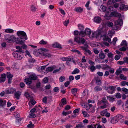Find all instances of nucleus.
I'll use <instances>...</instances> for the list:
<instances>
[{
	"label": "nucleus",
	"mask_w": 128,
	"mask_h": 128,
	"mask_svg": "<svg viewBox=\"0 0 128 128\" xmlns=\"http://www.w3.org/2000/svg\"><path fill=\"white\" fill-rule=\"evenodd\" d=\"M84 30L85 32L86 35H88V36L90 34V33H91L92 31L90 29L88 28H86Z\"/></svg>",
	"instance_id": "obj_24"
},
{
	"label": "nucleus",
	"mask_w": 128,
	"mask_h": 128,
	"mask_svg": "<svg viewBox=\"0 0 128 128\" xmlns=\"http://www.w3.org/2000/svg\"><path fill=\"white\" fill-rule=\"evenodd\" d=\"M107 111V109L104 110L100 112V114L101 116H104L106 114Z\"/></svg>",
	"instance_id": "obj_48"
},
{
	"label": "nucleus",
	"mask_w": 128,
	"mask_h": 128,
	"mask_svg": "<svg viewBox=\"0 0 128 128\" xmlns=\"http://www.w3.org/2000/svg\"><path fill=\"white\" fill-rule=\"evenodd\" d=\"M115 96L116 98H120L121 96L120 94L118 92L116 94Z\"/></svg>",
	"instance_id": "obj_60"
},
{
	"label": "nucleus",
	"mask_w": 128,
	"mask_h": 128,
	"mask_svg": "<svg viewBox=\"0 0 128 128\" xmlns=\"http://www.w3.org/2000/svg\"><path fill=\"white\" fill-rule=\"evenodd\" d=\"M22 46H21V47L22 48L25 49V50H26L27 48V46L25 44H24H24H22Z\"/></svg>",
	"instance_id": "obj_63"
},
{
	"label": "nucleus",
	"mask_w": 128,
	"mask_h": 128,
	"mask_svg": "<svg viewBox=\"0 0 128 128\" xmlns=\"http://www.w3.org/2000/svg\"><path fill=\"white\" fill-rule=\"evenodd\" d=\"M6 79V74H2L1 75L0 77V82H4Z\"/></svg>",
	"instance_id": "obj_14"
},
{
	"label": "nucleus",
	"mask_w": 128,
	"mask_h": 128,
	"mask_svg": "<svg viewBox=\"0 0 128 128\" xmlns=\"http://www.w3.org/2000/svg\"><path fill=\"white\" fill-rule=\"evenodd\" d=\"M101 37L102 38V40L104 41L108 42L110 43H111V40L109 37V36L107 35L104 34H102L101 36Z\"/></svg>",
	"instance_id": "obj_5"
},
{
	"label": "nucleus",
	"mask_w": 128,
	"mask_h": 128,
	"mask_svg": "<svg viewBox=\"0 0 128 128\" xmlns=\"http://www.w3.org/2000/svg\"><path fill=\"white\" fill-rule=\"evenodd\" d=\"M52 46L55 48H62V47L60 44L58 43H55L52 44Z\"/></svg>",
	"instance_id": "obj_19"
},
{
	"label": "nucleus",
	"mask_w": 128,
	"mask_h": 128,
	"mask_svg": "<svg viewBox=\"0 0 128 128\" xmlns=\"http://www.w3.org/2000/svg\"><path fill=\"white\" fill-rule=\"evenodd\" d=\"M65 79V77L63 76H61L59 78V80L61 82H62Z\"/></svg>",
	"instance_id": "obj_56"
},
{
	"label": "nucleus",
	"mask_w": 128,
	"mask_h": 128,
	"mask_svg": "<svg viewBox=\"0 0 128 128\" xmlns=\"http://www.w3.org/2000/svg\"><path fill=\"white\" fill-rule=\"evenodd\" d=\"M96 82L97 84L100 85L101 84V80L98 79H96Z\"/></svg>",
	"instance_id": "obj_54"
},
{
	"label": "nucleus",
	"mask_w": 128,
	"mask_h": 128,
	"mask_svg": "<svg viewBox=\"0 0 128 128\" xmlns=\"http://www.w3.org/2000/svg\"><path fill=\"white\" fill-rule=\"evenodd\" d=\"M29 77L31 79V80H36L37 78L36 75L34 74L31 75Z\"/></svg>",
	"instance_id": "obj_26"
},
{
	"label": "nucleus",
	"mask_w": 128,
	"mask_h": 128,
	"mask_svg": "<svg viewBox=\"0 0 128 128\" xmlns=\"http://www.w3.org/2000/svg\"><path fill=\"white\" fill-rule=\"evenodd\" d=\"M118 24H116L115 23V25L113 29L114 30H119L120 29L119 26H118Z\"/></svg>",
	"instance_id": "obj_39"
},
{
	"label": "nucleus",
	"mask_w": 128,
	"mask_h": 128,
	"mask_svg": "<svg viewBox=\"0 0 128 128\" xmlns=\"http://www.w3.org/2000/svg\"><path fill=\"white\" fill-rule=\"evenodd\" d=\"M79 72V70L78 69L76 68L72 72V74H75L78 73Z\"/></svg>",
	"instance_id": "obj_44"
},
{
	"label": "nucleus",
	"mask_w": 128,
	"mask_h": 128,
	"mask_svg": "<svg viewBox=\"0 0 128 128\" xmlns=\"http://www.w3.org/2000/svg\"><path fill=\"white\" fill-rule=\"evenodd\" d=\"M36 116L33 113H31L28 116L29 118H34Z\"/></svg>",
	"instance_id": "obj_58"
},
{
	"label": "nucleus",
	"mask_w": 128,
	"mask_h": 128,
	"mask_svg": "<svg viewBox=\"0 0 128 128\" xmlns=\"http://www.w3.org/2000/svg\"><path fill=\"white\" fill-rule=\"evenodd\" d=\"M121 46H126V40H122L121 43Z\"/></svg>",
	"instance_id": "obj_46"
},
{
	"label": "nucleus",
	"mask_w": 128,
	"mask_h": 128,
	"mask_svg": "<svg viewBox=\"0 0 128 128\" xmlns=\"http://www.w3.org/2000/svg\"><path fill=\"white\" fill-rule=\"evenodd\" d=\"M100 8L101 10L103 12H104L106 11V7L103 5H102L100 6Z\"/></svg>",
	"instance_id": "obj_45"
},
{
	"label": "nucleus",
	"mask_w": 128,
	"mask_h": 128,
	"mask_svg": "<svg viewBox=\"0 0 128 128\" xmlns=\"http://www.w3.org/2000/svg\"><path fill=\"white\" fill-rule=\"evenodd\" d=\"M5 32L8 33H10L14 32V30L8 28L6 29Z\"/></svg>",
	"instance_id": "obj_31"
},
{
	"label": "nucleus",
	"mask_w": 128,
	"mask_h": 128,
	"mask_svg": "<svg viewBox=\"0 0 128 128\" xmlns=\"http://www.w3.org/2000/svg\"><path fill=\"white\" fill-rule=\"evenodd\" d=\"M122 91L125 92L126 94H127L128 93V89L125 88H122Z\"/></svg>",
	"instance_id": "obj_51"
},
{
	"label": "nucleus",
	"mask_w": 128,
	"mask_h": 128,
	"mask_svg": "<svg viewBox=\"0 0 128 128\" xmlns=\"http://www.w3.org/2000/svg\"><path fill=\"white\" fill-rule=\"evenodd\" d=\"M107 56L108 58L113 60V54L112 52H110L109 53H108Z\"/></svg>",
	"instance_id": "obj_42"
},
{
	"label": "nucleus",
	"mask_w": 128,
	"mask_h": 128,
	"mask_svg": "<svg viewBox=\"0 0 128 128\" xmlns=\"http://www.w3.org/2000/svg\"><path fill=\"white\" fill-rule=\"evenodd\" d=\"M116 87L115 86H109L107 89V92L110 94H112L116 90Z\"/></svg>",
	"instance_id": "obj_7"
},
{
	"label": "nucleus",
	"mask_w": 128,
	"mask_h": 128,
	"mask_svg": "<svg viewBox=\"0 0 128 128\" xmlns=\"http://www.w3.org/2000/svg\"><path fill=\"white\" fill-rule=\"evenodd\" d=\"M66 62L70 61L73 60V58L72 56H70L66 57Z\"/></svg>",
	"instance_id": "obj_34"
},
{
	"label": "nucleus",
	"mask_w": 128,
	"mask_h": 128,
	"mask_svg": "<svg viewBox=\"0 0 128 128\" xmlns=\"http://www.w3.org/2000/svg\"><path fill=\"white\" fill-rule=\"evenodd\" d=\"M94 91L98 92L101 91L102 90V88L98 86H97L94 88Z\"/></svg>",
	"instance_id": "obj_23"
},
{
	"label": "nucleus",
	"mask_w": 128,
	"mask_h": 128,
	"mask_svg": "<svg viewBox=\"0 0 128 128\" xmlns=\"http://www.w3.org/2000/svg\"><path fill=\"white\" fill-rule=\"evenodd\" d=\"M120 55H116L115 56L114 59L116 60H118L120 58Z\"/></svg>",
	"instance_id": "obj_62"
},
{
	"label": "nucleus",
	"mask_w": 128,
	"mask_h": 128,
	"mask_svg": "<svg viewBox=\"0 0 128 128\" xmlns=\"http://www.w3.org/2000/svg\"><path fill=\"white\" fill-rule=\"evenodd\" d=\"M6 101L4 100L0 99V106H3L6 105Z\"/></svg>",
	"instance_id": "obj_29"
},
{
	"label": "nucleus",
	"mask_w": 128,
	"mask_h": 128,
	"mask_svg": "<svg viewBox=\"0 0 128 128\" xmlns=\"http://www.w3.org/2000/svg\"><path fill=\"white\" fill-rule=\"evenodd\" d=\"M36 103L35 101L34 100H31L29 102V104L30 105L32 104L33 105H34Z\"/></svg>",
	"instance_id": "obj_55"
},
{
	"label": "nucleus",
	"mask_w": 128,
	"mask_h": 128,
	"mask_svg": "<svg viewBox=\"0 0 128 128\" xmlns=\"http://www.w3.org/2000/svg\"><path fill=\"white\" fill-rule=\"evenodd\" d=\"M113 10V7L112 6H110L108 7V9L106 10V13L105 14V16L108 17L109 16L108 13Z\"/></svg>",
	"instance_id": "obj_11"
},
{
	"label": "nucleus",
	"mask_w": 128,
	"mask_h": 128,
	"mask_svg": "<svg viewBox=\"0 0 128 128\" xmlns=\"http://www.w3.org/2000/svg\"><path fill=\"white\" fill-rule=\"evenodd\" d=\"M79 110H80V108H79L78 109H76L73 112V113L74 114V115H72V117H76V114L78 113V112Z\"/></svg>",
	"instance_id": "obj_43"
},
{
	"label": "nucleus",
	"mask_w": 128,
	"mask_h": 128,
	"mask_svg": "<svg viewBox=\"0 0 128 128\" xmlns=\"http://www.w3.org/2000/svg\"><path fill=\"white\" fill-rule=\"evenodd\" d=\"M66 100L65 98H63L61 100L62 103L64 104H66Z\"/></svg>",
	"instance_id": "obj_61"
},
{
	"label": "nucleus",
	"mask_w": 128,
	"mask_h": 128,
	"mask_svg": "<svg viewBox=\"0 0 128 128\" xmlns=\"http://www.w3.org/2000/svg\"><path fill=\"white\" fill-rule=\"evenodd\" d=\"M79 35L82 37H85L86 35L85 30H81L79 33Z\"/></svg>",
	"instance_id": "obj_25"
},
{
	"label": "nucleus",
	"mask_w": 128,
	"mask_h": 128,
	"mask_svg": "<svg viewBox=\"0 0 128 128\" xmlns=\"http://www.w3.org/2000/svg\"><path fill=\"white\" fill-rule=\"evenodd\" d=\"M56 68V67L54 66H51L46 68V71L48 72H52Z\"/></svg>",
	"instance_id": "obj_13"
},
{
	"label": "nucleus",
	"mask_w": 128,
	"mask_h": 128,
	"mask_svg": "<svg viewBox=\"0 0 128 128\" xmlns=\"http://www.w3.org/2000/svg\"><path fill=\"white\" fill-rule=\"evenodd\" d=\"M78 91V89L76 88H72L71 89L72 93L74 95H75Z\"/></svg>",
	"instance_id": "obj_30"
},
{
	"label": "nucleus",
	"mask_w": 128,
	"mask_h": 128,
	"mask_svg": "<svg viewBox=\"0 0 128 128\" xmlns=\"http://www.w3.org/2000/svg\"><path fill=\"white\" fill-rule=\"evenodd\" d=\"M24 95L28 99L32 98V96L29 94L26 91L25 92Z\"/></svg>",
	"instance_id": "obj_35"
},
{
	"label": "nucleus",
	"mask_w": 128,
	"mask_h": 128,
	"mask_svg": "<svg viewBox=\"0 0 128 128\" xmlns=\"http://www.w3.org/2000/svg\"><path fill=\"white\" fill-rule=\"evenodd\" d=\"M83 127V126L81 124H78L76 126V128H82Z\"/></svg>",
	"instance_id": "obj_64"
},
{
	"label": "nucleus",
	"mask_w": 128,
	"mask_h": 128,
	"mask_svg": "<svg viewBox=\"0 0 128 128\" xmlns=\"http://www.w3.org/2000/svg\"><path fill=\"white\" fill-rule=\"evenodd\" d=\"M84 45L85 46H80V48L82 49L83 50H86L87 49L88 46L87 44H84Z\"/></svg>",
	"instance_id": "obj_50"
},
{
	"label": "nucleus",
	"mask_w": 128,
	"mask_h": 128,
	"mask_svg": "<svg viewBox=\"0 0 128 128\" xmlns=\"http://www.w3.org/2000/svg\"><path fill=\"white\" fill-rule=\"evenodd\" d=\"M106 24L109 27H111L113 26V24L111 22H106Z\"/></svg>",
	"instance_id": "obj_37"
},
{
	"label": "nucleus",
	"mask_w": 128,
	"mask_h": 128,
	"mask_svg": "<svg viewBox=\"0 0 128 128\" xmlns=\"http://www.w3.org/2000/svg\"><path fill=\"white\" fill-rule=\"evenodd\" d=\"M121 16V14L120 13H118L116 12H111L110 14L109 15L110 17L114 16L115 17H120Z\"/></svg>",
	"instance_id": "obj_9"
},
{
	"label": "nucleus",
	"mask_w": 128,
	"mask_h": 128,
	"mask_svg": "<svg viewBox=\"0 0 128 128\" xmlns=\"http://www.w3.org/2000/svg\"><path fill=\"white\" fill-rule=\"evenodd\" d=\"M46 66H42L40 68H40L39 70H38V71L40 72H41V71L42 72H44V70L46 68Z\"/></svg>",
	"instance_id": "obj_47"
},
{
	"label": "nucleus",
	"mask_w": 128,
	"mask_h": 128,
	"mask_svg": "<svg viewBox=\"0 0 128 128\" xmlns=\"http://www.w3.org/2000/svg\"><path fill=\"white\" fill-rule=\"evenodd\" d=\"M78 26L79 29L80 30H83L84 29V27L83 25L81 24H78Z\"/></svg>",
	"instance_id": "obj_57"
},
{
	"label": "nucleus",
	"mask_w": 128,
	"mask_h": 128,
	"mask_svg": "<svg viewBox=\"0 0 128 128\" xmlns=\"http://www.w3.org/2000/svg\"><path fill=\"white\" fill-rule=\"evenodd\" d=\"M17 35L19 37L22 36L24 37V38L26 40L28 39V37L25 32L22 31H18L16 33Z\"/></svg>",
	"instance_id": "obj_4"
},
{
	"label": "nucleus",
	"mask_w": 128,
	"mask_h": 128,
	"mask_svg": "<svg viewBox=\"0 0 128 128\" xmlns=\"http://www.w3.org/2000/svg\"><path fill=\"white\" fill-rule=\"evenodd\" d=\"M94 20L95 22L98 23L101 22L102 19L99 16H96L94 18Z\"/></svg>",
	"instance_id": "obj_15"
},
{
	"label": "nucleus",
	"mask_w": 128,
	"mask_h": 128,
	"mask_svg": "<svg viewBox=\"0 0 128 128\" xmlns=\"http://www.w3.org/2000/svg\"><path fill=\"white\" fill-rule=\"evenodd\" d=\"M30 124H28L27 126L28 128H33L34 126V125L31 122H30Z\"/></svg>",
	"instance_id": "obj_41"
},
{
	"label": "nucleus",
	"mask_w": 128,
	"mask_h": 128,
	"mask_svg": "<svg viewBox=\"0 0 128 128\" xmlns=\"http://www.w3.org/2000/svg\"><path fill=\"white\" fill-rule=\"evenodd\" d=\"M82 113L84 115V117H89L90 116L85 111L82 110Z\"/></svg>",
	"instance_id": "obj_38"
},
{
	"label": "nucleus",
	"mask_w": 128,
	"mask_h": 128,
	"mask_svg": "<svg viewBox=\"0 0 128 128\" xmlns=\"http://www.w3.org/2000/svg\"><path fill=\"white\" fill-rule=\"evenodd\" d=\"M114 34V32H112L111 31H109L108 32V34L107 35H108L109 36V37L111 39V38H112L113 35Z\"/></svg>",
	"instance_id": "obj_27"
},
{
	"label": "nucleus",
	"mask_w": 128,
	"mask_h": 128,
	"mask_svg": "<svg viewBox=\"0 0 128 128\" xmlns=\"http://www.w3.org/2000/svg\"><path fill=\"white\" fill-rule=\"evenodd\" d=\"M16 40L14 42L16 41V42L18 44H24V42H25V41H23L22 40H21L20 39H22V38H16Z\"/></svg>",
	"instance_id": "obj_12"
},
{
	"label": "nucleus",
	"mask_w": 128,
	"mask_h": 128,
	"mask_svg": "<svg viewBox=\"0 0 128 128\" xmlns=\"http://www.w3.org/2000/svg\"><path fill=\"white\" fill-rule=\"evenodd\" d=\"M47 41H44V40H41L39 42V44H40L46 45L47 44Z\"/></svg>",
	"instance_id": "obj_33"
},
{
	"label": "nucleus",
	"mask_w": 128,
	"mask_h": 128,
	"mask_svg": "<svg viewBox=\"0 0 128 128\" xmlns=\"http://www.w3.org/2000/svg\"><path fill=\"white\" fill-rule=\"evenodd\" d=\"M74 11L78 12H81L83 11V8L80 7H76Z\"/></svg>",
	"instance_id": "obj_16"
},
{
	"label": "nucleus",
	"mask_w": 128,
	"mask_h": 128,
	"mask_svg": "<svg viewBox=\"0 0 128 128\" xmlns=\"http://www.w3.org/2000/svg\"><path fill=\"white\" fill-rule=\"evenodd\" d=\"M120 78L122 80H125L126 79V76H125L122 74H121L120 75Z\"/></svg>",
	"instance_id": "obj_40"
},
{
	"label": "nucleus",
	"mask_w": 128,
	"mask_h": 128,
	"mask_svg": "<svg viewBox=\"0 0 128 128\" xmlns=\"http://www.w3.org/2000/svg\"><path fill=\"white\" fill-rule=\"evenodd\" d=\"M16 88H8L5 90V92L7 94H12L16 92Z\"/></svg>",
	"instance_id": "obj_8"
},
{
	"label": "nucleus",
	"mask_w": 128,
	"mask_h": 128,
	"mask_svg": "<svg viewBox=\"0 0 128 128\" xmlns=\"http://www.w3.org/2000/svg\"><path fill=\"white\" fill-rule=\"evenodd\" d=\"M15 117L18 122H19L20 121V116L19 114H17V115L15 116Z\"/></svg>",
	"instance_id": "obj_52"
},
{
	"label": "nucleus",
	"mask_w": 128,
	"mask_h": 128,
	"mask_svg": "<svg viewBox=\"0 0 128 128\" xmlns=\"http://www.w3.org/2000/svg\"><path fill=\"white\" fill-rule=\"evenodd\" d=\"M13 55L14 57L18 60H20L22 59L24 56L23 54L21 53H16L14 52Z\"/></svg>",
	"instance_id": "obj_6"
},
{
	"label": "nucleus",
	"mask_w": 128,
	"mask_h": 128,
	"mask_svg": "<svg viewBox=\"0 0 128 128\" xmlns=\"http://www.w3.org/2000/svg\"><path fill=\"white\" fill-rule=\"evenodd\" d=\"M115 23L116 24H118L120 26H122L123 24V21L122 19H119L115 22Z\"/></svg>",
	"instance_id": "obj_17"
},
{
	"label": "nucleus",
	"mask_w": 128,
	"mask_h": 128,
	"mask_svg": "<svg viewBox=\"0 0 128 128\" xmlns=\"http://www.w3.org/2000/svg\"><path fill=\"white\" fill-rule=\"evenodd\" d=\"M20 95V92L18 91L16 92L14 94V96L15 98L17 99H19Z\"/></svg>",
	"instance_id": "obj_20"
},
{
	"label": "nucleus",
	"mask_w": 128,
	"mask_h": 128,
	"mask_svg": "<svg viewBox=\"0 0 128 128\" xmlns=\"http://www.w3.org/2000/svg\"><path fill=\"white\" fill-rule=\"evenodd\" d=\"M71 112H72L71 111H68L67 112H66L64 111L62 113V114L65 116H66L68 114H71Z\"/></svg>",
	"instance_id": "obj_59"
},
{
	"label": "nucleus",
	"mask_w": 128,
	"mask_h": 128,
	"mask_svg": "<svg viewBox=\"0 0 128 128\" xmlns=\"http://www.w3.org/2000/svg\"><path fill=\"white\" fill-rule=\"evenodd\" d=\"M48 49L42 48L34 51V53L36 56L40 54L42 58H50L51 57L52 55L50 53L48 52Z\"/></svg>",
	"instance_id": "obj_1"
},
{
	"label": "nucleus",
	"mask_w": 128,
	"mask_h": 128,
	"mask_svg": "<svg viewBox=\"0 0 128 128\" xmlns=\"http://www.w3.org/2000/svg\"><path fill=\"white\" fill-rule=\"evenodd\" d=\"M7 77L8 78H12L13 75L10 72H8L7 73Z\"/></svg>",
	"instance_id": "obj_49"
},
{
	"label": "nucleus",
	"mask_w": 128,
	"mask_h": 128,
	"mask_svg": "<svg viewBox=\"0 0 128 128\" xmlns=\"http://www.w3.org/2000/svg\"><path fill=\"white\" fill-rule=\"evenodd\" d=\"M16 50V53H24V50H23L21 46H16L15 47Z\"/></svg>",
	"instance_id": "obj_10"
},
{
	"label": "nucleus",
	"mask_w": 128,
	"mask_h": 128,
	"mask_svg": "<svg viewBox=\"0 0 128 128\" xmlns=\"http://www.w3.org/2000/svg\"><path fill=\"white\" fill-rule=\"evenodd\" d=\"M95 33L94 32L91 31V33H90L88 36L90 38H93L95 37Z\"/></svg>",
	"instance_id": "obj_22"
},
{
	"label": "nucleus",
	"mask_w": 128,
	"mask_h": 128,
	"mask_svg": "<svg viewBox=\"0 0 128 128\" xmlns=\"http://www.w3.org/2000/svg\"><path fill=\"white\" fill-rule=\"evenodd\" d=\"M24 82L28 84H30L32 83V80L30 78V77L29 78H26L24 80Z\"/></svg>",
	"instance_id": "obj_18"
},
{
	"label": "nucleus",
	"mask_w": 128,
	"mask_h": 128,
	"mask_svg": "<svg viewBox=\"0 0 128 128\" xmlns=\"http://www.w3.org/2000/svg\"><path fill=\"white\" fill-rule=\"evenodd\" d=\"M95 33V36L97 38L101 34V32L100 30H98L96 31H94Z\"/></svg>",
	"instance_id": "obj_32"
},
{
	"label": "nucleus",
	"mask_w": 128,
	"mask_h": 128,
	"mask_svg": "<svg viewBox=\"0 0 128 128\" xmlns=\"http://www.w3.org/2000/svg\"><path fill=\"white\" fill-rule=\"evenodd\" d=\"M4 39L6 41L8 42H14L16 40V38L14 35L9 34H6L4 36Z\"/></svg>",
	"instance_id": "obj_2"
},
{
	"label": "nucleus",
	"mask_w": 128,
	"mask_h": 128,
	"mask_svg": "<svg viewBox=\"0 0 128 128\" xmlns=\"http://www.w3.org/2000/svg\"><path fill=\"white\" fill-rule=\"evenodd\" d=\"M74 40L78 44H84L86 40L83 38L76 36L74 38Z\"/></svg>",
	"instance_id": "obj_3"
},
{
	"label": "nucleus",
	"mask_w": 128,
	"mask_h": 128,
	"mask_svg": "<svg viewBox=\"0 0 128 128\" xmlns=\"http://www.w3.org/2000/svg\"><path fill=\"white\" fill-rule=\"evenodd\" d=\"M106 97L107 100L110 102H112L114 100V98H113V96H107Z\"/></svg>",
	"instance_id": "obj_21"
},
{
	"label": "nucleus",
	"mask_w": 128,
	"mask_h": 128,
	"mask_svg": "<svg viewBox=\"0 0 128 128\" xmlns=\"http://www.w3.org/2000/svg\"><path fill=\"white\" fill-rule=\"evenodd\" d=\"M122 117L123 116L120 114H118L116 115V121H118L119 120L122 118Z\"/></svg>",
	"instance_id": "obj_36"
},
{
	"label": "nucleus",
	"mask_w": 128,
	"mask_h": 128,
	"mask_svg": "<svg viewBox=\"0 0 128 128\" xmlns=\"http://www.w3.org/2000/svg\"><path fill=\"white\" fill-rule=\"evenodd\" d=\"M99 57L101 59H104L105 57V55L102 51H101L99 54Z\"/></svg>",
	"instance_id": "obj_28"
},
{
	"label": "nucleus",
	"mask_w": 128,
	"mask_h": 128,
	"mask_svg": "<svg viewBox=\"0 0 128 128\" xmlns=\"http://www.w3.org/2000/svg\"><path fill=\"white\" fill-rule=\"evenodd\" d=\"M122 72V70L120 69L119 68L116 71L115 73L116 75H119L120 73H121Z\"/></svg>",
	"instance_id": "obj_53"
}]
</instances>
